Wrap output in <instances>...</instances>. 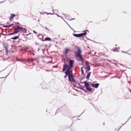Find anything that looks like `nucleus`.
I'll return each mask as SVG.
<instances>
[{
	"label": "nucleus",
	"mask_w": 131,
	"mask_h": 131,
	"mask_svg": "<svg viewBox=\"0 0 131 131\" xmlns=\"http://www.w3.org/2000/svg\"><path fill=\"white\" fill-rule=\"evenodd\" d=\"M73 70H71L70 71V75H69V77L70 78V79H71L74 78V77L73 75V74L72 72Z\"/></svg>",
	"instance_id": "nucleus-11"
},
{
	"label": "nucleus",
	"mask_w": 131,
	"mask_h": 131,
	"mask_svg": "<svg viewBox=\"0 0 131 131\" xmlns=\"http://www.w3.org/2000/svg\"><path fill=\"white\" fill-rule=\"evenodd\" d=\"M16 23V24H17V25H20V24L18 22H17Z\"/></svg>",
	"instance_id": "nucleus-44"
},
{
	"label": "nucleus",
	"mask_w": 131,
	"mask_h": 131,
	"mask_svg": "<svg viewBox=\"0 0 131 131\" xmlns=\"http://www.w3.org/2000/svg\"><path fill=\"white\" fill-rule=\"evenodd\" d=\"M64 20V21H65L66 23L68 25H69H69L68 24V23H67V22L66 21H65L64 20Z\"/></svg>",
	"instance_id": "nucleus-60"
},
{
	"label": "nucleus",
	"mask_w": 131,
	"mask_h": 131,
	"mask_svg": "<svg viewBox=\"0 0 131 131\" xmlns=\"http://www.w3.org/2000/svg\"><path fill=\"white\" fill-rule=\"evenodd\" d=\"M72 80H71V82H70L71 83H76V81H75V80L74 78L71 79Z\"/></svg>",
	"instance_id": "nucleus-23"
},
{
	"label": "nucleus",
	"mask_w": 131,
	"mask_h": 131,
	"mask_svg": "<svg viewBox=\"0 0 131 131\" xmlns=\"http://www.w3.org/2000/svg\"><path fill=\"white\" fill-rule=\"evenodd\" d=\"M67 60H64V62H65V61H67V60L69 61V60H70V59L69 58H67Z\"/></svg>",
	"instance_id": "nucleus-34"
},
{
	"label": "nucleus",
	"mask_w": 131,
	"mask_h": 131,
	"mask_svg": "<svg viewBox=\"0 0 131 131\" xmlns=\"http://www.w3.org/2000/svg\"><path fill=\"white\" fill-rule=\"evenodd\" d=\"M13 32L14 34H16L18 32L17 29L14 30Z\"/></svg>",
	"instance_id": "nucleus-27"
},
{
	"label": "nucleus",
	"mask_w": 131,
	"mask_h": 131,
	"mask_svg": "<svg viewBox=\"0 0 131 131\" xmlns=\"http://www.w3.org/2000/svg\"><path fill=\"white\" fill-rule=\"evenodd\" d=\"M22 31L24 33H26L27 32V29L26 28L22 27Z\"/></svg>",
	"instance_id": "nucleus-20"
},
{
	"label": "nucleus",
	"mask_w": 131,
	"mask_h": 131,
	"mask_svg": "<svg viewBox=\"0 0 131 131\" xmlns=\"http://www.w3.org/2000/svg\"><path fill=\"white\" fill-rule=\"evenodd\" d=\"M20 36V34H19L18 36H15L9 39H8V40H10L11 39H12L13 40H16L17 39H18L19 38V36Z\"/></svg>",
	"instance_id": "nucleus-9"
},
{
	"label": "nucleus",
	"mask_w": 131,
	"mask_h": 131,
	"mask_svg": "<svg viewBox=\"0 0 131 131\" xmlns=\"http://www.w3.org/2000/svg\"><path fill=\"white\" fill-rule=\"evenodd\" d=\"M16 27H18L19 28L18 29H17V31H18V32H20V30H22V27H19V26L18 25H16Z\"/></svg>",
	"instance_id": "nucleus-19"
},
{
	"label": "nucleus",
	"mask_w": 131,
	"mask_h": 131,
	"mask_svg": "<svg viewBox=\"0 0 131 131\" xmlns=\"http://www.w3.org/2000/svg\"><path fill=\"white\" fill-rule=\"evenodd\" d=\"M10 15L11 16H10L9 19L10 20H11L13 19L15 16V15L14 14H11Z\"/></svg>",
	"instance_id": "nucleus-17"
},
{
	"label": "nucleus",
	"mask_w": 131,
	"mask_h": 131,
	"mask_svg": "<svg viewBox=\"0 0 131 131\" xmlns=\"http://www.w3.org/2000/svg\"><path fill=\"white\" fill-rule=\"evenodd\" d=\"M73 35L75 37H78V38L80 37V34H74L73 33Z\"/></svg>",
	"instance_id": "nucleus-21"
},
{
	"label": "nucleus",
	"mask_w": 131,
	"mask_h": 131,
	"mask_svg": "<svg viewBox=\"0 0 131 131\" xmlns=\"http://www.w3.org/2000/svg\"><path fill=\"white\" fill-rule=\"evenodd\" d=\"M17 61H19L21 62H22V61L21 60H19V59L18 60H17Z\"/></svg>",
	"instance_id": "nucleus-56"
},
{
	"label": "nucleus",
	"mask_w": 131,
	"mask_h": 131,
	"mask_svg": "<svg viewBox=\"0 0 131 131\" xmlns=\"http://www.w3.org/2000/svg\"><path fill=\"white\" fill-rule=\"evenodd\" d=\"M107 61H109V62H111V61H112L111 60H109V59H107Z\"/></svg>",
	"instance_id": "nucleus-53"
},
{
	"label": "nucleus",
	"mask_w": 131,
	"mask_h": 131,
	"mask_svg": "<svg viewBox=\"0 0 131 131\" xmlns=\"http://www.w3.org/2000/svg\"><path fill=\"white\" fill-rule=\"evenodd\" d=\"M40 13L41 14H42V15H43L44 14H45V13H42V12H41V13Z\"/></svg>",
	"instance_id": "nucleus-63"
},
{
	"label": "nucleus",
	"mask_w": 131,
	"mask_h": 131,
	"mask_svg": "<svg viewBox=\"0 0 131 131\" xmlns=\"http://www.w3.org/2000/svg\"><path fill=\"white\" fill-rule=\"evenodd\" d=\"M129 91L131 93V90H130V89H129Z\"/></svg>",
	"instance_id": "nucleus-64"
},
{
	"label": "nucleus",
	"mask_w": 131,
	"mask_h": 131,
	"mask_svg": "<svg viewBox=\"0 0 131 131\" xmlns=\"http://www.w3.org/2000/svg\"><path fill=\"white\" fill-rule=\"evenodd\" d=\"M77 83H72V84L73 85V86L74 87H77L76 86Z\"/></svg>",
	"instance_id": "nucleus-28"
},
{
	"label": "nucleus",
	"mask_w": 131,
	"mask_h": 131,
	"mask_svg": "<svg viewBox=\"0 0 131 131\" xmlns=\"http://www.w3.org/2000/svg\"><path fill=\"white\" fill-rule=\"evenodd\" d=\"M3 47L4 48H5V47H6L5 46V44L4 43H4L3 45Z\"/></svg>",
	"instance_id": "nucleus-35"
},
{
	"label": "nucleus",
	"mask_w": 131,
	"mask_h": 131,
	"mask_svg": "<svg viewBox=\"0 0 131 131\" xmlns=\"http://www.w3.org/2000/svg\"><path fill=\"white\" fill-rule=\"evenodd\" d=\"M89 62L88 61H86L85 62V67H89L90 66L89 64Z\"/></svg>",
	"instance_id": "nucleus-18"
},
{
	"label": "nucleus",
	"mask_w": 131,
	"mask_h": 131,
	"mask_svg": "<svg viewBox=\"0 0 131 131\" xmlns=\"http://www.w3.org/2000/svg\"><path fill=\"white\" fill-rule=\"evenodd\" d=\"M131 117H130V116L128 119L127 121L125 123V124H122L123 125H123H124L127 122H128V120H129V119H130V118Z\"/></svg>",
	"instance_id": "nucleus-31"
},
{
	"label": "nucleus",
	"mask_w": 131,
	"mask_h": 131,
	"mask_svg": "<svg viewBox=\"0 0 131 131\" xmlns=\"http://www.w3.org/2000/svg\"><path fill=\"white\" fill-rule=\"evenodd\" d=\"M33 32L34 33V34H37V32L36 31H35V30H34L33 31Z\"/></svg>",
	"instance_id": "nucleus-38"
},
{
	"label": "nucleus",
	"mask_w": 131,
	"mask_h": 131,
	"mask_svg": "<svg viewBox=\"0 0 131 131\" xmlns=\"http://www.w3.org/2000/svg\"><path fill=\"white\" fill-rule=\"evenodd\" d=\"M55 10H54V9H52V12H53H53H54V11Z\"/></svg>",
	"instance_id": "nucleus-55"
},
{
	"label": "nucleus",
	"mask_w": 131,
	"mask_h": 131,
	"mask_svg": "<svg viewBox=\"0 0 131 131\" xmlns=\"http://www.w3.org/2000/svg\"><path fill=\"white\" fill-rule=\"evenodd\" d=\"M63 72L65 74V75L64 76V78L65 79H66L67 77H68L69 81L70 82H71L72 81L70 79V78L69 77V75L70 74V72Z\"/></svg>",
	"instance_id": "nucleus-6"
},
{
	"label": "nucleus",
	"mask_w": 131,
	"mask_h": 131,
	"mask_svg": "<svg viewBox=\"0 0 131 131\" xmlns=\"http://www.w3.org/2000/svg\"><path fill=\"white\" fill-rule=\"evenodd\" d=\"M15 59L17 60H17H19L18 58L17 57H15Z\"/></svg>",
	"instance_id": "nucleus-47"
},
{
	"label": "nucleus",
	"mask_w": 131,
	"mask_h": 131,
	"mask_svg": "<svg viewBox=\"0 0 131 131\" xmlns=\"http://www.w3.org/2000/svg\"><path fill=\"white\" fill-rule=\"evenodd\" d=\"M91 73L92 72H88L86 76V79L87 80H89V79L91 75Z\"/></svg>",
	"instance_id": "nucleus-13"
},
{
	"label": "nucleus",
	"mask_w": 131,
	"mask_h": 131,
	"mask_svg": "<svg viewBox=\"0 0 131 131\" xmlns=\"http://www.w3.org/2000/svg\"><path fill=\"white\" fill-rule=\"evenodd\" d=\"M90 40V41H92L94 42H95V43H97V42H94V41L93 40H91V39Z\"/></svg>",
	"instance_id": "nucleus-61"
},
{
	"label": "nucleus",
	"mask_w": 131,
	"mask_h": 131,
	"mask_svg": "<svg viewBox=\"0 0 131 131\" xmlns=\"http://www.w3.org/2000/svg\"><path fill=\"white\" fill-rule=\"evenodd\" d=\"M84 69H86V73H87L89 71L91 70L90 67H85L84 68Z\"/></svg>",
	"instance_id": "nucleus-15"
},
{
	"label": "nucleus",
	"mask_w": 131,
	"mask_h": 131,
	"mask_svg": "<svg viewBox=\"0 0 131 131\" xmlns=\"http://www.w3.org/2000/svg\"><path fill=\"white\" fill-rule=\"evenodd\" d=\"M82 51L80 48L78 47V51L75 53V57L77 59L79 58H82V56L81 54Z\"/></svg>",
	"instance_id": "nucleus-3"
},
{
	"label": "nucleus",
	"mask_w": 131,
	"mask_h": 131,
	"mask_svg": "<svg viewBox=\"0 0 131 131\" xmlns=\"http://www.w3.org/2000/svg\"><path fill=\"white\" fill-rule=\"evenodd\" d=\"M45 28V29H46L47 30L49 31H50V30L49 29H48L46 27Z\"/></svg>",
	"instance_id": "nucleus-36"
},
{
	"label": "nucleus",
	"mask_w": 131,
	"mask_h": 131,
	"mask_svg": "<svg viewBox=\"0 0 131 131\" xmlns=\"http://www.w3.org/2000/svg\"><path fill=\"white\" fill-rule=\"evenodd\" d=\"M7 36L11 35L10 33L8 34H7Z\"/></svg>",
	"instance_id": "nucleus-62"
},
{
	"label": "nucleus",
	"mask_w": 131,
	"mask_h": 131,
	"mask_svg": "<svg viewBox=\"0 0 131 131\" xmlns=\"http://www.w3.org/2000/svg\"><path fill=\"white\" fill-rule=\"evenodd\" d=\"M96 82V81H94L92 83H91V86L93 88H97L100 85V84L98 83H94Z\"/></svg>",
	"instance_id": "nucleus-5"
},
{
	"label": "nucleus",
	"mask_w": 131,
	"mask_h": 131,
	"mask_svg": "<svg viewBox=\"0 0 131 131\" xmlns=\"http://www.w3.org/2000/svg\"><path fill=\"white\" fill-rule=\"evenodd\" d=\"M77 60L78 61L81 60L82 65H83V66H84V63L83 62V57H82V59H81L80 58L77 59Z\"/></svg>",
	"instance_id": "nucleus-16"
},
{
	"label": "nucleus",
	"mask_w": 131,
	"mask_h": 131,
	"mask_svg": "<svg viewBox=\"0 0 131 131\" xmlns=\"http://www.w3.org/2000/svg\"><path fill=\"white\" fill-rule=\"evenodd\" d=\"M2 34L3 35H4V36H7V34H4L2 33Z\"/></svg>",
	"instance_id": "nucleus-37"
},
{
	"label": "nucleus",
	"mask_w": 131,
	"mask_h": 131,
	"mask_svg": "<svg viewBox=\"0 0 131 131\" xmlns=\"http://www.w3.org/2000/svg\"><path fill=\"white\" fill-rule=\"evenodd\" d=\"M61 108V107H60L58 108V109L57 110V111L56 112L55 114H54V115H56L57 113H59V112L58 111V110H59Z\"/></svg>",
	"instance_id": "nucleus-30"
},
{
	"label": "nucleus",
	"mask_w": 131,
	"mask_h": 131,
	"mask_svg": "<svg viewBox=\"0 0 131 131\" xmlns=\"http://www.w3.org/2000/svg\"><path fill=\"white\" fill-rule=\"evenodd\" d=\"M75 19V18H72V19H71L69 20H74Z\"/></svg>",
	"instance_id": "nucleus-57"
},
{
	"label": "nucleus",
	"mask_w": 131,
	"mask_h": 131,
	"mask_svg": "<svg viewBox=\"0 0 131 131\" xmlns=\"http://www.w3.org/2000/svg\"><path fill=\"white\" fill-rule=\"evenodd\" d=\"M35 44H36V45H39V44L37 42H35Z\"/></svg>",
	"instance_id": "nucleus-42"
},
{
	"label": "nucleus",
	"mask_w": 131,
	"mask_h": 131,
	"mask_svg": "<svg viewBox=\"0 0 131 131\" xmlns=\"http://www.w3.org/2000/svg\"><path fill=\"white\" fill-rule=\"evenodd\" d=\"M8 50L6 51L5 52L6 53V55H7V54L8 53Z\"/></svg>",
	"instance_id": "nucleus-39"
},
{
	"label": "nucleus",
	"mask_w": 131,
	"mask_h": 131,
	"mask_svg": "<svg viewBox=\"0 0 131 131\" xmlns=\"http://www.w3.org/2000/svg\"><path fill=\"white\" fill-rule=\"evenodd\" d=\"M87 31H88V32H89V30H85L84 32H86Z\"/></svg>",
	"instance_id": "nucleus-41"
},
{
	"label": "nucleus",
	"mask_w": 131,
	"mask_h": 131,
	"mask_svg": "<svg viewBox=\"0 0 131 131\" xmlns=\"http://www.w3.org/2000/svg\"><path fill=\"white\" fill-rule=\"evenodd\" d=\"M37 36L39 39L41 40L42 41V40H44L43 39V35L41 34H39L37 35Z\"/></svg>",
	"instance_id": "nucleus-10"
},
{
	"label": "nucleus",
	"mask_w": 131,
	"mask_h": 131,
	"mask_svg": "<svg viewBox=\"0 0 131 131\" xmlns=\"http://www.w3.org/2000/svg\"><path fill=\"white\" fill-rule=\"evenodd\" d=\"M116 76H113V77H112L111 78V79H112L113 78H115V77H116Z\"/></svg>",
	"instance_id": "nucleus-59"
},
{
	"label": "nucleus",
	"mask_w": 131,
	"mask_h": 131,
	"mask_svg": "<svg viewBox=\"0 0 131 131\" xmlns=\"http://www.w3.org/2000/svg\"><path fill=\"white\" fill-rule=\"evenodd\" d=\"M77 84H78V85H79V87L80 86H81V84H80V83H77Z\"/></svg>",
	"instance_id": "nucleus-43"
},
{
	"label": "nucleus",
	"mask_w": 131,
	"mask_h": 131,
	"mask_svg": "<svg viewBox=\"0 0 131 131\" xmlns=\"http://www.w3.org/2000/svg\"><path fill=\"white\" fill-rule=\"evenodd\" d=\"M64 63L63 65L62 71L63 72H69L71 70H72V68L68 64L65 62H64Z\"/></svg>",
	"instance_id": "nucleus-2"
},
{
	"label": "nucleus",
	"mask_w": 131,
	"mask_h": 131,
	"mask_svg": "<svg viewBox=\"0 0 131 131\" xmlns=\"http://www.w3.org/2000/svg\"><path fill=\"white\" fill-rule=\"evenodd\" d=\"M55 11L56 12V13H58V10L56 9H55Z\"/></svg>",
	"instance_id": "nucleus-51"
},
{
	"label": "nucleus",
	"mask_w": 131,
	"mask_h": 131,
	"mask_svg": "<svg viewBox=\"0 0 131 131\" xmlns=\"http://www.w3.org/2000/svg\"><path fill=\"white\" fill-rule=\"evenodd\" d=\"M85 111V110H84V111L79 116H78V117H79L80 116H81V115L84 113V112Z\"/></svg>",
	"instance_id": "nucleus-45"
},
{
	"label": "nucleus",
	"mask_w": 131,
	"mask_h": 131,
	"mask_svg": "<svg viewBox=\"0 0 131 131\" xmlns=\"http://www.w3.org/2000/svg\"><path fill=\"white\" fill-rule=\"evenodd\" d=\"M45 13H46L47 14V15H53L54 14H55L53 12V13H48L46 12H45Z\"/></svg>",
	"instance_id": "nucleus-25"
},
{
	"label": "nucleus",
	"mask_w": 131,
	"mask_h": 131,
	"mask_svg": "<svg viewBox=\"0 0 131 131\" xmlns=\"http://www.w3.org/2000/svg\"><path fill=\"white\" fill-rule=\"evenodd\" d=\"M65 56L66 57V59H67V58H68V55H67V54L65 55Z\"/></svg>",
	"instance_id": "nucleus-49"
},
{
	"label": "nucleus",
	"mask_w": 131,
	"mask_h": 131,
	"mask_svg": "<svg viewBox=\"0 0 131 131\" xmlns=\"http://www.w3.org/2000/svg\"><path fill=\"white\" fill-rule=\"evenodd\" d=\"M87 34V32H84L79 34L80 37H83V36H85Z\"/></svg>",
	"instance_id": "nucleus-14"
},
{
	"label": "nucleus",
	"mask_w": 131,
	"mask_h": 131,
	"mask_svg": "<svg viewBox=\"0 0 131 131\" xmlns=\"http://www.w3.org/2000/svg\"><path fill=\"white\" fill-rule=\"evenodd\" d=\"M84 68V67H82L81 68V73L82 74H83V75H84V71L83 69V68Z\"/></svg>",
	"instance_id": "nucleus-26"
},
{
	"label": "nucleus",
	"mask_w": 131,
	"mask_h": 131,
	"mask_svg": "<svg viewBox=\"0 0 131 131\" xmlns=\"http://www.w3.org/2000/svg\"><path fill=\"white\" fill-rule=\"evenodd\" d=\"M71 49L69 48H66L65 49V50L64 53L65 55L67 54L70 51Z\"/></svg>",
	"instance_id": "nucleus-8"
},
{
	"label": "nucleus",
	"mask_w": 131,
	"mask_h": 131,
	"mask_svg": "<svg viewBox=\"0 0 131 131\" xmlns=\"http://www.w3.org/2000/svg\"><path fill=\"white\" fill-rule=\"evenodd\" d=\"M10 34L11 35H14V34L13 31V32L11 33H10Z\"/></svg>",
	"instance_id": "nucleus-50"
},
{
	"label": "nucleus",
	"mask_w": 131,
	"mask_h": 131,
	"mask_svg": "<svg viewBox=\"0 0 131 131\" xmlns=\"http://www.w3.org/2000/svg\"><path fill=\"white\" fill-rule=\"evenodd\" d=\"M82 90L84 91L86 93H87L88 92L87 91H86L84 89Z\"/></svg>",
	"instance_id": "nucleus-32"
},
{
	"label": "nucleus",
	"mask_w": 131,
	"mask_h": 131,
	"mask_svg": "<svg viewBox=\"0 0 131 131\" xmlns=\"http://www.w3.org/2000/svg\"><path fill=\"white\" fill-rule=\"evenodd\" d=\"M16 24V22H13L12 24L11 25H9L8 26L4 25V26H3V27L4 28H9L11 27L12 26Z\"/></svg>",
	"instance_id": "nucleus-7"
},
{
	"label": "nucleus",
	"mask_w": 131,
	"mask_h": 131,
	"mask_svg": "<svg viewBox=\"0 0 131 131\" xmlns=\"http://www.w3.org/2000/svg\"><path fill=\"white\" fill-rule=\"evenodd\" d=\"M80 83L81 84H84V85L83 86L81 85V86H80L79 87H76L77 88L82 90L84 88H85L86 90L89 92H90L92 91V88L90 86V84L87 82V81L86 80L83 82H82L81 79H80Z\"/></svg>",
	"instance_id": "nucleus-1"
},
{
	"label": "nucleus",
	"mask_w": 131,
	"mask_h": 131,
	"mask_svg": "<svg viewBox=\"0 0 131 131\" xmlns=\"http://www.w3.org/2000/svg\"><path fill=\"white\" fill-rule=\"evenodd\" d=\"M65 111H63L62 112V113L63 115L66 116L68 114V112L67 111H65V113H66L65 114Z\"/></svg>",
	"instance_id": "nucleus-24"
},
{
	"label": "nucleus",
	"mask_w": 131,
	"mask_h": 131,
	"mask_svg": "<svg viewBox=\"0 0 131 131\" xmlns=\"http://www.w3.org/2000/svg\"><path fill=\"white\" fill-rule=\"evenodd\" d=\"M84 37H82V38H80V39L81 40H84Z\"/></svg>",
	"instance_id": "nucleus-33"
},
{
	"label": "nucleus",
	"mask_w": 131,
	"mask_h": 131,
	"mask_svg": "<svg viewBox=\"0 0 131 131\" xmlns=\"http://www.w3.org/2000/svg\"><path fill=\"white\" fill-rule=\"evenodd\" d=\"M73 89L74 90H75L76 91H77V92H79L78 91V90H77V89H74V88H73Z\"/></svg>",
	"instance_id": "nucleus-54"
},
{
	"label": "nucleus",
	"mask_w": 131,
	"mask_h": 131,
	"mask_svg": "<svg viewBox=\"0 0 131 131\" xmlns=\"http://www.w3.org/2000/svg\"><path fill=\"white\" fill-rule=\"evenodd\" d=\"M5 49V50H6V51H7V50H8V49L6 47H5V48H4Z\"/></svg>",
	"instance_id": "nucleus-48"
},
{
	"label": "nucleus",
	"mask_w": 131,
	"mask_h": 131,
	"mask_svg": "<svg viewBox=\"0 0 131 131\" xmlns=\"http://www.w3.org/2000/svg\"><path fill=\"white\" fill-rule=\"evenodd\" d=\"M119 49V47H118V48H117V47H115V49H113L112 50L114 52H119V51H118V49Z\"/></svg>",
	"instance_id": "nucleus-22"
},
{
	"label": "nucleus",
	"mask_w": 131,
	"mask_h": 131,
	"mask_svg": "<svg viewBox=\"0 0 131 131\" xmlns=\"http://www.w3.org/2000/svg\"><path fill=\"white\" fill-rule=\"evenodd\" d=\"M85 37L88 40H91L90 39L88 38H87V37L86 36H85Z\"/></svg>",
	"instance_id": "nucleus-58"
},
{
	"label": "nucleus",
	"mask_w": 131,
	"mask_h": 131,
	"mask_svg": "<svg viewBox=\"0 0 131 131\" xmlns=\"http://www.w3.org/2000/svg\"><path fill=\"white\" fill-rule=\"evenodd\" d=\"M42 52L43 53V52H44V51L45 50V48L44 49H42Z\"/></svg>",
	"instance_id": "nucleus-40"
},
{
	"label": "nucleus",
	"mask_w": 131,
	"mask_h": 131,
	"mask_svg": "<svg viewBox=\"0 0 131 131\" xmlns=\"http://www.w3.org/2000/svg\"><path fill=\"white\" fill-rule=\"evenodd\" d=\"M51 41L52 39L51 38L48 37H46L44 40H42V41Z\"/></svg>",
	"instance_id": "nucleus-12"
},
{
	"label": "nucleus",
	"mask_w": 131,
	"mask_h": 131,
	"mask_svg": "<svg viewBox=\"0 0 131 131\" xmlns=\"http://www.w3.org/2000/svg\"><path fill=\"white\" fill-rule=\"evenodd\" d=\"M53 68H57V66H53Z\"/></svg>",
	"instance_id": "nucleus-46"
},
{
	"label": "nucleus",
	"mask_w": 131,
	"mask_h": 131,
	"mask_svg": "<svg viewBox=\"0 0 131 131\" xmlns=\"http://www.w3.org/2000/svg\"><path fill=\"white\" fill-rule=\"evenodd\" d=\"M55 15H57V16L58 17H61L62 19H63V20H64V19H63V18L61 16L58 15V14H54Z\"/></svg>",
	"instance_id": "nucleus-29"
},
{
	"label": "nucleus",
	"mask_w": 131,
	"mask_h": 131,
	"mask_svg": "<svg viewBox=\"0 0 131 131\" xmlns=\"http://www.w3.org/2000/svg\"><path fill=\"white\" fill-rule=\"evenodd\" d=\"M5 2V1H3L0 2V4H1V3H3Z\"/></svg>",
	"instance_id": "nucleus-52"
},
{
	"label": "nucleus",
	"mask_w": 131,
	"mask_h": 131,
	"mask_svg": "<svg viewBox=\"0 0 131 131\" xmlns=\"http://www.w3.org/2000/svg\"><path fill=\"white\" fill-rule=\"evenodd\" d=\"M69 65L71 68H72L73 67V64L75 63L74 60L73 59H70L68 62Z\"/></svg>",
	"instance_id": "nucleus-4"
}]
</instances>
